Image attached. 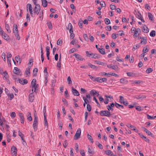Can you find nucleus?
I'll return each instance as SVG.
<instances>
[{"label": "nucleus", "mask_w": 156, "mask_h": 156, "mask_svg": "<svg viewBox=\"0 0 156 156\" xmlns=\"http://www.w3.org/2000/svg\"><path fill=\"white\" fill-rule=\"evenodd\" d=\"M139 47V45L138 44H136L135 45H134L133 48L132 50L133 51H135L136 49H137Z\"/></svg>", "instance_id": "obj_44"}, {"label": "nucleus", "mask_w": 156, "mask_h": 156, "mask_svg": "<svg viewBox=\"0 0 156 156\" xmlns=\"http://www.w3.org/2000/svg\"><path fill=\"white\" fill-rule=\"evenodd\" d=\"M146 98V97L144 95H139L136 96L135 98L138 100L141 99H143L145 98Z\"/></svg>", "instance_id": "obj_26"}, {"label": "nucleus", "mask_w": 156, "mask_h": 156, "mask_svg": "<svg viewBox=\"0 0 156 156\" xmlns=\"http://www.w3.org/2000/svg\"><path fill=\"white\" fill-rule=\"evenodd\" d=\"M18 80L19 81V83L22 84L23 85L27 84L28 83L27 80L26 79L23 80L18 79Z\"/></svg>", "instance_id": "obj_14"}, {"label": "nucleus", "mask_w": 156, "mask_h": 156, "mask_svg": "<svg viewBox=\"0 0 156 156\" xmlns=\"http://www.w3.org/2000/svg\"><path fill=\"white\" fill-rule=\"evenodd\" d=\"M115 106L117 108H120L123 109V106L121 105H120L116 102L115 103Z\"/></svg>", "instance_id": "obj_32"}, {"label": "nucleus", "mask_w": 156, "mask_h": 156, "mask_svg": "<svg viewBox=\"0 0 156 156\" xmlns=\"http://www.w3.org/2000/svg\"><path fill=\"white\" fill-rule=\"evenodd\" d=\"M2 57L4 61H5V53H3L2 55Z\"/></svg>", "instance_id": "obj_59"}, {"label": "nucleus", "mask_w": 156, "mask_h": 156, "mask_svg": "<svg viewBox=\"0 0 156 156\" xmlns=\"http://www.w3.org/2000/svg\"><path fill=\"white\" fill-rule=\"evenodd\" d=\"M83 99L84 102H85V103H88L89 101H90V100H89L88 99H87V98H85L84 97H83Z\"/></svg>", "instance_id": "obj_58"}, {"label": "nucleus", "mask_w": 156, "mask_h": 156, "mask_svg": "<svg viewBox=\"0 0 156 156\" xmlns=\"http://www.w3.org/2000/svg\"><path fill=\"white\" fill-rule=\"evenodd\" d=\"M4 74V78H5V79H7L8 77V75L7 72H5L3 73Z\"/></svg>", "instance_id": "obj_50"}, {"label": "nucleus", "mask_w": 156, "mask_h": 156, "mask_svg": "<svg viewBox=\"0 0 156 156\" xmlns=\"http://www.w3.org/2000/svg\"><path fill=\"white\" fill-rule=\"evenodd\" d=\"M105 154L108 155L112 156V152L110 150H107L105 151Z\"/></svg>", "instance_id": "obj_36"}, {"label": "nucleus", "mask_w": 156, "mask_h": 156, "mask_svg": "<svg viewBox=\"0 0 156 156\" xmlns=\"http://www.w3.org/2000/svg\"><path fill=\"white\" fill-rule=\"evenodd\" d=\"M153 71V69H152L149 68L147 69L146 71V72L147 73L149 74L152 72Z\"/></svg>", "instance_id": "obj_39"}, {"label": "nucleus", "mask_w": 156, "mask_h": 156, "mask_svg": "<svg viewBox=\"0 0 156 156\" xmlns=\"http://www.w3.org/2000/svg\"><path fill=\"white\" fill-rule=\"evenodd\" d=\"M149 51L147 46L144 47L143 49V52L144 53H146L147 52Z\"/></svg>", "instance_id": "obj_38"}, {"label": "nucleus", "mask_w": 156, "mask_h": 156, "mask_svg": "<svg viewBox=\"0 0 156 156\" xmlns=\"http://www.w3.org/2000/svg\"><path fill=\"white\" fill-rule=\"evenodd\" d=\"M98 50L101 54L103 55L105 54V52L104 49L99 48L98 49Z\"/></svg>", "instance_id": "obj_34"}, {"label": "nucleus", "mask_w": 156, "mask_h": 156, "mask_svg": "<svg viewBox=\"0 0 156 156\" xmlns=\"http://www.w3.org/2000/svg\"><path fill=\"white\" fill-rule=\"evenodd\" d=\"M88 152L91 154H94V151H93V150H92V147L90 148V147H88Z\"/></svg>", "instance_id": "obj_27"}, {"label": "nucleus", "mask_w": 156, "mask_h": 156, "mask_svg": "<svg viewBox=\"0 0 156 156\" xmlns=\"http://www.w3.org/2000/svg\"><path fill=\"white\" fill-rule=\"evenodd\" d=\"M19 135L21 137L22 140H23V137L24 136L23 134L21 132L19 131Z\"/></svg>", "instance_id": "obj_60"}, {"label": "nucleus", "mask_w": 156, "mask_h": 156, "mask_svg": "<svg viewBox=\"0 0 156 156\" xmlns=\"http://www.w3.org/2000/svg\"><path fill=\"white\" fill-rule=\"evenodd\" d=\"M74 56H75V57L76 58L80 61H83L84 59V58H82V56L79 54H74Z\"/></svg>", "instance_id": "obj_20"}, {"label": "nucleus", "mask_w": 156, "mask_h": 156, "mask_svg": "<svg viewBox=\"0 0 156 156\" xmlns=\"http://www.w3.org/2000/svg\"><path fill=\"white\" fill-rule=\"evenodd\" d=\"M44 125L45 126V127H46V129H47L48 128V122L46 119V116H44Z\"/></svg>", "instance_id": "obj_31"}, {"label": "nucleus", "mask_w": 156, "mask_h": 156, "mask_svg": "<svg viewBox=\"0 0 156 156\" xmlns=\"http://www.w3.org/2000/svg\"><path fill=\"white\" fill-rule=\"evenodd\" d=\"M26 20L27 22H29L30 21V15L27 13V15Z\"/></svg>", "instance_id": "obj_48"}, {"label": "nucleus", "mask_w": 156, "mask_h": 156, "mask_svg": "<svg viewBox=\"0 0 156 156\" xmlns=\"http://www.w3.org/2000/svg\"><path fill=\"white\" fill-rule=\"evenodd\" d=\"M128 126L129 127L131 128L133 130L136 132H137L138 131V130L135 127H134L131 124H129Z\"/></svg>", "instance_id": "obj_23"}, {"label": "nucleus", "mask_w": 156, "mask_h": 156, "mask_svg": "<svg viewBox=\"0 0 156 156\" xmlns=\"http://www.w3.org/2000/svg\"><path fill=\"white\" fill-rule=\"evenodd\" d=\"M27 11L29 10L31 16H33L32 8L30 4L28 3L27 5Z\"/></svg>", "instance_id": "obj_8"}, {"label": "nucleus", "mask_w": 156, "mask_h": 156, "mask_svg": "<svg viewBox=\"0 0 156 156\" xmlns=\"http://www.w3.org/2000/svg\"><path fill=\"white\" fill-rule=\"evenodd\" d=\"M41 7L39 4H37L35 5L34 9V13H35L37 15L40 12Z\"/></svg>", "instance_id": "obj_7"}, {"label": "nucleus", "mask_w": 156, "mask_h": 156, "mask_svg": "<svg viewBox=\"0 0 156 156\" xmlns=\"http://www.w3.org/2000/svg\"><path fill=\"white\" fill-rule=\"evenodd\" d=\"M68 82L69 84H71L72 83V81L71 80L70 76H69L67 79Z\"/></svg>", "instance_id": "obj_55"}, {"label": "nucleus", "mask_w": 156, "mask_h": 156, "mask_svg": "<svg viewBox=\"0 0 156 156\" xmlns=\"http://www.w3.org/2000/svg\"><path fill=\"white\" fill-rule=\"evenodd\" d=\"M105 23L107 25L109 24L110 23V21L108 18H105Z\"/></svg>", "instance_id": "obj_47"}, {"label": "nucleus", "mask_w": 156, "mask_h": 156, "mask_svg": "<svg viewBox=\"0 0 156 156\" xmlns=\"http://www.w3.org/2000/svg\"><path fill=\"white\" fill-rule=\"evenodd\" d=\"M101 77H97L95 78V81L99 83H101Z\"/></svg>", "instance_id": "obj_45"}, {"label": "nucleus", "mask_w": 156, "mask_h": 156, "mask_svg": "<svg viewBox=\"0 0 156 156\" xmlns=\"http://www.w3.org/2000/svg\"><path fill=\"white\" fill-rule=\"evenodd\" d=\"M87 138L89 139V140L90 141V142L92 143H93L94 141L93 139V138L89 134H87Z\"/></svg>", "instance_id": "obj_30"}, {"label": "nucleus", "mask_w": 156, "mask_h": 156, "mask_svg": "<svg viewBox=\"0 0 156 156\" xmlns=\"http://www.w3.org/2000/svg\"><path fill=\"white\" fill-rule=\"evenodd\" d=\"M90 94L91 95H97V96L99 95L98 93H97V91L94 90H92L90 92Z\"/></svg>", "instance_id": "obj_25"}, {"label": "nucleus", "mask_w": 156, "mask_h": 156, "mask_svg": "<svg viewBox=\"0 0 156 156\" xmlns=\"http://www.w3.org/2000/svg\"><path fill=\"white\" fill-rule=\"evenodd\" d=\"M28 117L27 118V119L30 121H31L32 120V118L31 116V114L30 112H28Z\"/></svg>", "instance_id": "obj_42"}, {"label": "nucleus", "mask_w": 156, "mask_h": 156, "mask_svg": "<svg viewBox=\"0 0 156 156\" xmlns=\"http://www.w3.org/2000/svg\"><path fill=\"white\" fill-rule=\"evenodd\" d=\"M150 35L152 37H154L155 36V31L154 30H152L150 33Z\"/></svg>", "instance_id": "obj_43"}, {"label": "nucleus", "mask_w": 156, "mask_h": 156, "mask_svg": "<svg viewBox=\"0 0 156 156\" xmlns=\"http://www.w3.org/2000/svg\"><path fill=\"white\" fill-rule=\"evenodd\" d=\"M147 119H154V116H151L148 114L147 115Z\"/></svg>", "instance_id": "obj_51"}, {"label": "nucleus", "mask_w": 156, "mask_h": 156, "mask_svg": "<svg viewBox=\"0 0 156 156\" xmlns=\"http://www.w3.org/2000/svg\"><path fill=\"white\" fill-rule=\"evenodd\" d=\"M34 98V95L32 92L30 94L29 97V99L30 101L33 102Z\"/></svg>", "instance_id": "obj_19"}, {"label": "nucleus", "mask_w": 156, "mask_h": 156, "mask_svg": "<svg viewBox=\"0 0 156 156\" xmlns=\"http://www.w3.org/2000/svg\"><path fill=\"white\" fill-rule=\"evenodd\" d=\"M107 108L108 110V111H109L111 110V111H112L113 110V109L110 105H108L107 106Z\"/></svg>", "instance_id": "obj_62"}, {"label": "nucleus", "mask_w": 156, "mask_h": 156, "mask_svg": "<svg viewBox=\"0 0 156 156\" xmlns=\"http://www.w3.org/2000/svg\"><path fill=\"white\" fill-rule=\"evenodd\" d=\"M15 59L16 61L17 62V63H19V64H20L21 62V60L19 57L18 56H16L15 58Z\"/></svg>", "instance_id": "obj_33"}, {"label": "nucleus", "mask_w": 156, "mask_h": 156, "mask_svg": "<svg viewBox=\"0 0 156 156\" xmlns=\"http://www.w3.org/2000/svg\"><path fill=\"white\" fill-rule=\"evenodd\" d=\"M100 114L101 116H105L107 117H109L111 116L110 112L109 111L106 110L101 111L100 112Z\"/></svg>", "instance_id": "obj_3"}, {"label": "nucleus", "mask_w": 156, "mask_h": 156, "mask_svg": "<svg viewBox=\"0 0 156 156\" xmlns=\"http://www.w3.org/2000/svg\"><path fill=\"white\" fill-rule=\"evenodd\" d=\"M38 87V85L36 84H32V93L34 92L37 88Z\"/></svg>", "instance_id": "obj_18"}, {"label": "nucleus", "mask_w": 156, "mask_h": 156, "mask_svg": "<svg viewBox=\"0 0 156 156\" xmlns=\"http://www.w3.org/2000/svg\"><path fill=\"white\" fill-rule=\"evenodd\" d=\"M119 101L121 103H122L124 101V98L121 96H119Z\"/></svg>", "instance_id": "obj_46"}, {"label": "nucleus", "mask_w": 156, "mask_h": 156, "mask_svg": "<svg viewBox=\"0 0 156 156\" xmlns=\"http://www.w3.org/2000/svg\"><path fill=\"white\" fill-rule=\"evenodd\" d=\"M5 27L8 33H10L11 32V31L9 29V27L8 24H6L5 25Z\"/></svg>", "instance_id": "obj_37"}, {"label": "nucleus", "mask_w": 156, "mask_h": 156, "mask_svg": "<svg viewBox=\"0 0 156 156\" xmlns=\"http://www.w3.org/2000/svg\"><path fill=\"white\" fill-rule=\"evenodd\" d=\"M31 66H28L27 68L26 69L25 72V74L27 75L28 76L29 75H30V69Z\"/></svg>", "instance_id": "obj_24"}, {"label": "nucleus", "mask_w": 156, "mask_h": 156, "mask_svg": "<svg viewBox=\"0 0 156 156\" xmlns=\"http://www.w3.org/2000/svg\"><path fill=\"white\" fill-rule=\"evenodd\" d=\"M13 33L14 34L18 33V30L16 24L13 25Z\"/></svg>", "instance_id": "obj_21"}, {"label": "nucleus", "mask_w": 156, "mask_h": 156, "mask_svg": "<svg viewBox=\"0 0 156 156\" xmlns=\"http://www.w3.org/2000/svg\"><path fill=\"white\" fill-rule=\"evenodd\" d=\"M72 92L73 95L75 96H78L80 95V94L78 91L76 89H74L73 88L72 89Z\"/></svg>", "instance_id": "obj_16"}, {"label": "nucleus", "mask_w": 156, "mask_h": 156, "mask_svg": "<svg viewBox=\"0 0 156 156\" xmlns=\"http://www.w3.org/2000/svg\"><path fill=\"white\" fill-rule=\"evenodd\" d=\"M142 128L143 129L144 131L148 135L152 136V133L145 127H142Z\"/></svg>", "instance_id": "obj_17"}, {"label": "nucleus", "mask_w": 156, "mask_h": 156, "mask_svg": "<svg viewBox=\"0 0 156 156\" xmlns=\"http://www.w3.org/2000/svg\"><path fill=\"white\" fill-rule=\"evenodd\" d=\"M19 116L20 117V121L21 120H24V118L23 117V116L22 113H20L19 114Z\"/></svg>", "instance_id": "obj_52"}, {"label": "nucleus", "mask_w": 156, "mask_h": 156, "mask_svg": "<svg viewBox=\"0 0 156 156\" xmlns=\"http://www.w3.org/2000/svg\"><path fill=\"white\" fill-rule=\"evenodd\" d=\"M93 100L95 101V102L97 104V106L98 107H100V104L99 103V102H98L97 99H96V98L95 97H93Z\"/></svg>", "instance_id": "obj_49"}, {"label": "nucleus", "mask_w": 156, "mask_h": 156, "mask_svg": "<svg viewBox=\"0 0 156 156\" xmlns=\"http://www.w3.org/2000/svg\"><path fill=\"white\" fill-rule=\"evenodd\" d=\"M106 30H107L110 31L112 29L111 27L110 26H107L106 27Z\"/></svg>", "instance_id": "obj_64"}, {"label": "nucleus", "mask_w": 156, "mask_h": 156, "mask_svg": "<svg viewBox=\"0 0 156 156\" xmlns=\"http://www.w3.org/2000/svg\"><path fill=\"white\" fill-rule=\"evenodd\" d=\"M142 31L144 33H147L148 32L149 30L148 28L145 25H144L143 27Z\"/></svg>", "instance_id": "obj_22"}, {"label": "nucleus", "mask_w": 156, "mask_h": 156, "mask_svg": "<svg viewBox=\"0 0 156 156\" xmlns=\"http://www.w3.org/2000/svg\"><path fill=\"white\" fill-rule=\"evenodd\" d=\"M68 28L69 30V32L70 33V38L71 39L73 38L74 37V34L73 33V29L71 23H69Z\"/></svg>", "instance_id": "obj_2"}, {"label": "nucleus", "mask_w": 156, "mask_h": 156, "mask_svg": "<svg viewBox=\"0 0 156 156\" xmlns=\"http://www.w3.org/2000/svg\"><path fill=\"white\" fill-rule=\"evenodd\" d=\"M2 34H1L0 35L6 41L9 40L10 37L7 34H6L4 32Z\"/></svg>", "instance_id": "obj_11"}, {"label": "nucleus", "mask_w": 156, "mask_h": 156, "mask_svg": "<svg viewBox=\"0 0 156 156\" xmlns=\"http://www.w3.org/2000/svg\"><path fill=\"white\" fill-rule=\"evenodd\" d=\"M42 5L44 7H46L47 6L48 3L46 0H42Z\"/></svg>", "instance_id": "obj_28"}, {"label": "nucleus", "mask_w": 156, "mask_h": 156, "mask_svg": "<svg viewBox=\"0 0 156 156\" xmlns=\"http://www.w3.org/2000/svg\"><path fill=\"white\" fill-rule=\"evenodd\" d=\"M88 65L90 66V68L92 69H95L96 68V66L93 65H92L90 63L88 64Z\"/></svg>", "instance_id": "obj_53"}, {"label": "nucleus", "mask_w": 156, "mask_h": 156, "mask_svg": "<svg viewBox=\"0 0 156 156\" xmlns=\"http://www.w3.org/2000/svg\"><path fill=\"white\" fill-rule=\"evenodd\" d=\"M81 133V130L80 128H78L76 133L74 136V138L76 140H78L80 137Z\"/></svg>", "instance_id": "obj_5"}, {"label": "nucleus", "mask_w": 156, "mask_h": 156, "mask_svg": "<svg viewBox=\"0 0 156 156\" xmlns=\"http://www.w3.org/2000/svg\"><path fill=\"white\" fill-rule=\"evenodd\" d=\"M134 14L136 17L138 18L140 20H141L143 22H144V20L143 19V17L141 14L139 12H137L136 10H135Z\"/></svg>", "instance_id": "obj_4"}, {"label": "nucleus", "mask_w": 156, "mask_h": 156, "mask_svg": "<svg viewBox=\"0 0 156 156\" xmlns=\"http://www.w3.org/2000/svg\"><path fill=\"white\" fill-rule=\"evenodd\" d=\"M100 74L101 76H108L109 75V73H107L105 72H102L100 73Z\"/></svg>", "instance_id": "obj_57"}, {"label": "nucleus", "mask_w": 156, "mask_h": 156, "mask_svg": "<svg viewBox=\"0 0 156 156\" xmlns=\"http://www.w3.org/2000/svg\"><path fill=\"white\" fill-rule=\"evenodd\" d=\"M36 112V111H35V113L34 114V118L33 125V128L35 131H36L37 130L38 120L37 114Z\"/></svg>", "instance_id": "obj_1"}, {"label": "nucleus", "mask_w": 156, "mask_h": 156, "mask_svg": "<svg viewBox=\"0 0 156 156\" xmlns=\"http://www.w3.org/2000/svg\"><path fill=\"white\" fill-rule=\"evenodd\" d=\"M88 57L94 58L95 59L98 58H99L97 54L93 53H90L89 55H88Z\"/></svg>", "instance_id": "obj_15"}, {"label": "nucleus", "mask_w": 156, "mask_h": 156, "mask_svg": "<svg viewBox=\"0 0 156 156\" xmlns=\"http://www.w3.org/2000/svg\"><path fill=\"white\" fill-rule=\"evenodd\" d=\"M120 81L121 83H125L127 82V80H126L122 78L120 79Z\"/></svg>", "instance_id": "obj_54"}, {"label": "nucleus", "mask_w": 156, "mask_h": 156, "mask_svg": "<svg viewBox=\"0 0 156 156\" xmlns=\"http://www.w3.org/2000/svg\"><path fill=\"white\" fill-rule=\"evenodd\" d=\"M87 110L89 112H90L91 110V107L90 105L89 104H87Z\"/></svg>", "instance_id": "obj_61"}, {"label": "nucleus", "mask_w": 156, "mask_h": 156, "mask_svg": "<svg viewBox=\"0 0 156 156\" xmlns=\"http://www.w3.org/2000/svg\"><path fill=\"white\" fill-rule=\"evenodd\" d=\"M118 34L120 36H122V35H124V32L122 30H120L118 32Z\"/></svg>", "instance_id": "obj_56"}, {"label": "nucleus", "mask_w": 156, "mask_h": 156, "mask_svg": "<svg viewBox=\"0 0 156 156\" xmlns=\"http://www.w3.org/2000/svg\"><path fill=\"white\" fill-rule=\"evenodd\" d=\"M148 16L149 20L152 21L153 20V16L152 15L150 12L148 13Z\"/></svg>", "instance_id": "obj_41"}, {"label": "nucleus", "mask_w": 156, "mask_h": 156, "mask_svg": "<svg viewBox=\"0 0 156 156\" xmlns=\"http://www.w3.org/2000/svg\"><path fill=\"white\" fill-rule=\"evenodd\" d=\"M140 137H141V138L143 139L144 140L148 142V143H149V141H150V140H149L147 139V137H145V136H144V135H140Z\"/></svg>", "instance_id": "obj_29"}, {"label": "nucleus", "mask_w": 156, "mask_h": 156, "mask_svg": "<svg viewBox=\"0 0 156 156\" xmlns=\"http://www.w3.org/2000/svg\"><path fill=\"white\" fill-rule=\"evenodd\" d=\"M47 26L50 29H51L52 28V25L51 22H48L47 23Z\"/></svg>", "instance_id": "obj_40"}, {"label": "nucleus", "mask_w": 156, "mask_h": 156, "mask_svg": "<svg viewBox=\"0 0 156 156\" xmlns=\"http://www.w3.org/2000/svg\"><path fill=\"white\" fill-rule=\"evenodd\" d=\"M80 154L82 156H85V154L84 150H82L80 151Z\"/></svg>", "instance_id": "obj_63"}, {"label": "nucleus", "mask_w": 156, "mask_h": 156, "mask_svg": "<svg viewBox=\"0 0 156 156\" xmlns=\"http://www.w3.org/2000/svg\"><path fill=\"white\" fill-rule=\"evenodd\" d=\"M39 17L40 19V20H42L43 18V11H41L39 13Z\"/></svg>", "instance_id": "obj_35"}, {"label": "nucleus", "mask_w": 156, "mask_h": 156, "mask_svg": "<svg viewBox=\"0 0 156 156\" xmlns=\"http://www.w3.org/2000/svg\"><path fill=\"white\" fill-rule=\"evenodd\" d=\"M147 38L146 37H142L140 41V44H145L147 43Z\"/></svg>", "instance_id": "obj_13"}, {"label": "nucleus", "mask_w": 156, "mask_h": 156, "mask_svg": "<svg viewBox=\"0 0 156 156\" xmlns=\"http://www.w3.org/2000/svg\"><path fill=\"white\" fill-rule=\"evenodd\" d=\"M107 67L109 69H112L115 71L118 70V67L116 65L111 64L107 65Z\"/></svg>", "instance_id": "obj_9"}, {"label": "nucleus", "mask_w": 156, "mask_h": 156, "mask_svg": "<svg viewBox=\"0 0 156 156\" xmlns=\"http://www.w3.org/2000/svg\"><path fill=\"white\" fill-rule=\"evenodd\" d=\"M17 150L16 147L13 146L11 148V153L12 156H16Z\"/></svg>", "instance_id": "obj_6"}, {"label": "nucleus", "mask_w": 156, "mask_h": 156, "mask_svg": "<svg viewBox=\"0 0 156 156\" xmlns=\"http://www.w3.org/2000/svg\"><path fill=\"white\" fill-rule=\"evenodd\" d=\"M141 33V30L139 28L136 29L134 32V34L133 35L134 37H135L139 35Z\"/></svg>", "instance_id": "obj_10"}, {"label": "nucleus", "mask_w": 156, "mask_h": 156, "mask_svg": "<svg viewBox=\"0 0 156 156\" xmlns=\"http://www.w3.org/2000/svg\"><path fill=\"white\" fill-rule=\"evenodd\" d=\"M13 71L15 74L18 75L20 76L21 75V73L20 69L17 67H14Z\"/></svg>", "instance_id": "obj_12"}]
</instances>
